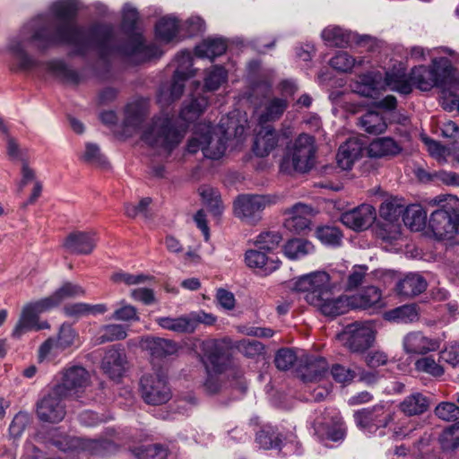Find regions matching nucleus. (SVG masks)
I'll return each mask as SVG.
<instances>
[{
	"mask_svg": "<svg viewBox=\"0 0 459 459\" xmlns=\"http://www.w3.org/2000/svg\"><path fill=\"white\" fill-rule=\"evenodd\" d=\"M428 283L419 273H409L395 284L396 293L403 298H414L424 292Z\"/></svg>",
	"mask_w": 459,
	"mask_h": 459,
	"instance_id": "nucleus-23",
	"label": "nucleus"
},
{
	"mask_svg": "<svg viewBox=\"0 0 459 459\" xmlns=\"http://www.w3.org/2000/svg\"><path fill=\"white\" fill-rule=\"evenodd\" d=\"M276 197L269 195H242L234 202L235 214L248 223H255L266 206L275 204Z\"/></svg>",
	"mask_w": 459,
	"mask_h": 459,
	"instance_id": "nucleus-10",
	"label": "nucleus"
},
{
	"mask_svg": "<svg viewBox=\"0 0 459 459\" xmlns=\"http://www.w3.org/2000/svg\"><path fill=\"white\" fill-rule=\"evenodd\" d=\"M285 255L291 259H300L314 250V246L303 238H293L289 240L283 247Z\"/></svg>",
	"mask_w": 459,
	"mask_h": 459,
	"instance_id": "nucleus-43",
	"label": "nucleus"
},
{
	"mask_svg": "<svg viewBox=\"0 0 459 459\" xmlns=\"http://www.w3.org/2000/svg\"><path fill=\"white\" fill-rule=\"evenodd\" d=\"M140 390L143 401L150 405H161L172 397L166 377L159 373H148L140 380Z\"/></svg>",
	"mask_w": 459,
	"mask_h": 459,
	"instance_id": "nucleus-9",
	"label": "nucleus"
},
{
	"mask_svg": "<svg viewBox=\"0 0 459 459\" xmlns=\"http://www.w3.org/2000/svg\"><path fill=\"white\" fill-rule=\"evenodd\" d=\"M208 106V100L204 96L193 97L190 103L180 111V117L186 122L195 121Z\"/></svg>",
	"mask_w": 459,
	"mask_h": 459,
	"instance_id": "nucleus-47",
	"label": "nucleus"
},
{
	"mask_svg": "<svg viewBox=\"0 0 459 459\" xmlns=\"http://www.w3.org/2000/svg\"><path fill=\"white\" fill-rule=\"evenodd\" d=\"M386 318L397 323H413L419 319V311L414 304L403 305L387 312Z\"/></svg>",
	"mask_w": 459,
	"mask_h": 459,
	"instance_id": "nucleus-45",
	"label": "nucleus"
},
{
	"mask_svg": "<svg viewBox=\"0 0 459 459\" xmlns=\"http://www.w3.org/2000/svg\"><path fill=\"white\" fill-rule=\"evenodd\" d=\"M411 88L417 87L420 91H427L437 85V77L435 71L425 65L415 66L410 73Z\"/></svg>",
	"mask_w": 459,
	"mask_h": 459,
	"instance_id": "nucleus-32",
	"label": "nucleus"
},
{
	"mask_svg": "<svg viewBox=\"0 0 459 459\" xmlns=\"http://www.w3.org/2000/svg\"><path fill=\"white\" fill-rule=\"evenodd\" d=\"M435 415L445 421L456 420L459 418V407L449 402H442L435 408Z\"/></svg>",
	"mask_w": 459,
	"mask_h": 459,
	"instance_id": "nucleus-62",
	"label": "nucleus"
},
{
	"mask_svg": "<svg viewBox=\"0 0 459 459\" xmlns=\"http://www.w3.org/2000/svg\"><path fill=\"white\" fill-rule=\"evenodd\" d=\"M358 126L365 132L372 134H380L387 127L384 116L377 111H367L359 118Z\"/></svg>",
	"mask_w": 459,
	"mask_h": 459,
	"instance_id": "nucleus-36",
	"label": "nucleus"
},
{
	"mask_svg": "<svg viewBox=\"0 0 459 459\" xmlns=\"http://www.w3.org/2000/svg\"><path fill=\"white\" fill-rule=\"evenodd\" d=\"M178 30V22L172 15L160 18L155 26L157 39L165 43L170 42L176 37Z\"/></svg>",
	"mask_w": 459,
	"mask_h": 459,
	"instance_id": "nucleus-40",
	"label": "nucleus"
},
{
	"mask_svg": "<svg viewBox=\"0 0 459 459\" xmlns=\"http://www.w3.org/2000/svg\"><path fill=\"white\" fill-rule=\"evenodd\" d=\"M401 152L397 143L389 137L377 138L370 143L368 152L372 158L394 156Z\"/></svg>",
	"mask_w": 459,
	"mask_h": 459,
	"instance_id": "nucleus-38",
	"label": "nucleus"
},
{
	"mask_svg": "<svg viewBox=\"0 0 459 459\" xmlns=\"http://www.w3.org/2000/svg\"><path fill=\"white\" fill-rule=\"evenodd\" d=\"M352 92L366 98H375L382 88V74L379 72H368L359 74L350 83Z\"/></svg>",
	"mask_w": 459,
	"mask_h": 459,
	"instance_id": "nucleus-18",
	"label": "nucleus"
},
{
	"mask_svg": "<svg viewBox=\"0 0 459 459\" xmlns=\"http://www.w3.org/2000/svg\"><path fill=\"white\" fill-rule=\"evenodd\" d=\"M338 339L352 352H363L375 340V331L370 322H355L346 325Z\"/></svg>",
	"mask_w": 459,
	"mask_h": 459,
	"instance_id": "nucleus-8",
	"label": "nucleus"
},
{
	"mask_svg": "<svg viewBox=\"0 0 459 459\" xmlns=\"http://www.w3.org/2000/svg\"><path fill=\"white\" fill-rule=\"evenodd\" d=\"M155 322L161 328L172 331L178 333H192V326L188 322L187 316H181L178 317L160 316L155 319Z\"/></svg>",
	"mask_w": 459,
	"mask_h": 459,
	"instance_id": "nucleus-42",
	"label": "nucleus"
},
{
	"mask_svg": "<svg viewBox=\"0 0 459 459\" xmlns=\"http://www.w3.org/2000/svg\"><path fill=\"white\" fill-rule=\"evenodd\" d=\"M439 442L444 450L459 449V421L441 433Z\"/></svg>",
	"mask_w": 459,
	"mask_h": 459,
	"instance_id": "nucleus-56",
	"label": "nucleus"
},
{
	"mask_svg": "<svg viewBox=\"0 0 459 459\" xmlns=\"http://www.w3.org/2000/svg\"><path fill=\"white\" fill-rule=\"evenodd\" d=\"M278 134L275 129L268 126H261V129L255 136L254 152L257 156L268 155L278 144Z\"/></svg>",
	"mask_w": 459,
	"mask_h": 459,
	"instance_id": "nucleus-29",
	"label": "nucleus"
},
{
	"mask_svg": "<svg viewBox=\"0 0 459 459\" xmlns=\"http://www.w3.org/2000/svg\"><path fill=\"white\" fill-rule=\"evenodd\" d=\"M202 361L206 372L225 374L230 366V355L222 343L208 341L204 343Z\"/></svg>",
	"mask_w": 459,
	"mask_h": 459,
	"instance_id": "nucleus-12",
	"label": "nucleus"
},
{
	"mask_svg": "<svg viewBox=\"0 0 459 459\" xmlns=\"http://www.w3.org/2000/svg\"><path fill=\"white\" fill-rule=\"evenodd\" d=\"M84 294L85 290L82 286L72 282H65L53 293V296L58 306L66 299L82 297Z\"/></svg>",
	"mask_w": 459,
	"mask_h": 459,
	"instance_id": "nucleus-55",
	"label": "nucleus"
},
{
	"mask_svg": "<svg viewBox=\"0 0 459 459\" xmlns=\"http://www.w3.org/2000/svg\"><path fill=\"white\" fill-rule=\"evenodd\" d=\"M147 113L148 106L144 100H136L129 103L125 111V126L134 129L139 128Z\"/></svg>",
	"mask_w": 459,
	"mask_h": 459,
	"instance_id": "nucleus-37",
	"label": "nucleus"
},
{
	"mask_svg": "<svg viewBox=\"0 0 459 459\" xmlns=\"http://www.w3.org/2000/svg\"><path fill=\"white\" fill-rule=\"evenodd\" d=\"M245 261L248 267L262 270L269 274L279 267V261L268 257L260 250H247L245 254Z\"/></svg>",
	"mask_w": 459,
	"mask_h": 459,
	"instance_id": "nucleus-34",
	"label": "nucleus"
},
{
	"mask_svg": "<svg viewBox=\"0 0 459 459\" xmlns=\"http://www.w3.org/2000/svg\"><path fill=\"white\" fill-rule=\"evenodd\" d=\"M30 418L27 412L20 411L18 412L14 418L13 419L10 427L9 432L10 435L14 437H20L26 427L30 424Z\"/></svg>",
	"mask_w": 459,
	"mask_h": 459,
	"instance_id": "nucleus-64",
	"label": "nucleus"
},
{
	"mask_svg": "<svg viewBox=\"0 0 459 459\" xmlns=\"http://www.w3.org/2000/svg\"><path fill=\"white\" fill-rule=\"evenodd\" d=\"M175 60L177 62V68L174 74L177 76L192 77L195 75V70L192 69L193 58L189 51H181L177 55Z\"/></svg>",
	"mask_w": 459,
	"mask_h": 459,
	"instance_id": "nucleus-59",
	"label": "nucleus"
},
{
	"mask_svg": "<svg viewBox=\"0 0 459 459\" xmlns=\"http://www.w3.org/2000/svg\"><path fill=\"white\" fill-rule=\"evenodd\" d=\"M38 320L39 316L29 306L25 305L13 330L12 336L19 339L25 333L33 330Z\"/></svg>",
	"mask_w": 459,
	"mask_h": 459,
	"instance_id": "nucleus-41",
	"label": "nucleus"
},
{
	"mask_svg": "<svg viewBox=\"0 0 459 459\" xmlns=\"http://www.w3.org/2000/svg\"><path fill=\"white\" fill-rule=\"evenodd\" d=\"M135 454L139 459H166L168 450L162 445L152 444L138 447Z\"/></svg>",
	"mask_w": 459,
	"mask_h": 459,
	"instance_id": "nucleus-58",
	"label": "nucleus"
},
{
	"mask_svg": "<svg viewBox=\"0 0 459 459\" xmlns=\"http://www.w3.org/2000/svg\"><path fill=\"white\" fill-rule=\"evenodd\" d=\"M315 153L314 137L307 134H300L282 159L281 169L288 174L292 171L307 172L314 166Z\"/></svg>",
	"mask_w": 459,
	"mask_h": 459,
	"instance_id": "nucleus-4",
	"label": "nucleus"
},
{
	"mask_svg": "<svg viewBox=\"0 0 459 459\" xmlns=\"http://www.w3.org/2000/svg\"><path fill=\"white\" fill-rule=\"evenodd\" d=\"M321 35L327 45L336 48H346L353 42L359 44L361 41L369 39L368 36H359L339 26H328L322 31Z\"/></svg>",
	"mask_w": 459,
	"mask_h": 459,
	"instance_id": "nucleus-19",
	"label": "nucleus"
},
{
	"mask_svg": "<svg viewBox=\"0 0 459 459\" xmlns=\"http://www.w3.org/2000/svg\"><path fill=\"white\" fill-rule=\"evenodd\" d=\"M255 441L264 449L278 448L281 443L279 434L273 427L269 426L256 434Z\"/></svg>",
	"mask_w": 459,
	"mask_h": 459,
	"instance_id": "nucleus-53",
	"label": "nucleus"
},
{
	"mask_svg": "<svg viewBox=\"0 0 459 459\" xmlns=\"http://www.w3.org/2000/svg\"><path fill=\"white\" fill-rule=\"evenodd\" d=\"M429 399L422 393L415 392L399 403L398 408L406 416H418L425 413L429 408Z\"/></svg>",
	"mask_w": 459,
	"mask_h": 459,
	"instance_id": "nucleus-30",
	"label": "nucleus"
},
{
	"mask_svg": "<svg viewBox=\"0 0 459 459\" xmlns=\"http://www.w3.org/2000/svg\"><path fill=\"white\" fill-rule=\"evenodd\" d=\"M227 49V43L222 38H208L197 45L195 53L198 57L213 60Z\"/></svg>",
	"mask_w": 459,
	"mask_h": 459,
	"instance_id": "nucleus-35",
	"label": "nucleus"
},
{
	"mask_svg": "<svg viewBox=\"0 0 459 459\" xmlns=\"http://www.w3.org/2000/svg\"><path fill=\"white\" fill-rule=\"evenodd\" d=\"M429 224L435 237L438 239L451 238L455 234L454 217L445 209H437L432 212Z\"/></svg>",
	"mask_w": 459,
	"mask_h": 459,
	"instance_id": "nucleus-22",
	"label": "nucleus"
},
{
	"mask_svg": "<svg viewBox=\"0 0 459 459\" xmlns=\"http://www.w3.org/2000/svg\"><path fill=\"white\" fill-rule=\"evenodd\" d=\"M316 235L324 245L330 247L340 246L343 238L340 229L331 225L318 227Z\"/></svg>",
	"mask_w": 459,
	"mask_h": 459,
	"instance_id": "nucleus-49",
	"label": "nucleus"
},
{
	"mask_svg": "<svg viewBox=\"0 0 459 459\" xmlns=\"http://www.w3.org/2000/svg\"><path fill=\"white\" fill-rule=\"evenodd\" d=\"M189 77L177 76L174 74L172 82L169 86L163 87L160 93V101L164 100L165 101H173L179 99L183 93L185 82Z\"/></svg>",
	"mask_w": 459,
	"mask_h": 459,
	"instance_id": "nucleus-51",
	"label": "nucleus"
},
{
	"mask_svg": "<svg viewBox=\"0 0 459 459\" xmlns=\"http://www.w3.org/2000/svg\"><path fill=\"white\" fill-rule=\"evenodd\" d=\"M416 371L428 374L433 377H439L444 375V368L435 360L432 356H424L414 363Z\"/></svg>",
	"mask_w": 459,
	"mask_h": 459,
	"instance_id": "nucleus-52",
	"label": "nucleus"
},
{
	"mask_svg": "<svg viewBox=\"0 0 459 459\" xmlns=\"http://www.w3.org/2000/svg\"><path fill=\"white\" fill-rule=\"evenodd\" d=\"M142 139L153 149L169 155L179 144L182 135L176 128L173 117L166 114L152 118L144 128Z\"/></svg>",
	"mask_w": 459,
	"mask_h": 459,
	"instance_id": "nucleus-2",
	"label": "nucleus"
},
{
	"mask_svg": "<svg viewBox=\"0 0 459 459\" xmlns=\"http://www.w3.org/2000/svg\"><path fill=\"white\" fill-rule=\"evenodd\" d=\"M75 330L67 324H63L56 337L48 338L38 350V360L55 362L60 354L72 349L77 340Z\"/></svg>",
	"mask_w": 459,
	"mask_h": 459,
	"instance_id": "nucleus-7",
	"label": "nucleus"
},
{
	"mask_svg": "<svg viewBox=\"0 0 459 459\" xmlns=\"http://www.w3.org/2000/svg\"><path fill=\"white\" fill-rule=\"evenodd\" d=\"M297 360L295 352L289 348L281 349L277 351L274 359L275 365L280 370L290 369Z\"/></svg>",
	"mask_w": 459,
	"mask_h": 459,
	"instance_id": "nucleus-63",
	"label": "nucleus"
},
{
	"mask_svg": "<svg viewBox=\"0 0 459 459\" xmlns=\"http://www.w3.org/2000/svg\"><path fill=\"white\" fill-rule=\"evenodd\" d=\"M337 288V272L329 274L324 271H316L303 275L293 283V290L305 293L304 299L310 305V296L319 299L330 290Z\"/></svg>",
	"mask_w": 459,
	"mask_h": 459,
	"instance_id": "nucleus-6",
	"label": "nucleus"
},
{
	"mask_svg": "<svg viewBox=\"0 0 459 459\" xmlns=\"http://www.w3.org/2000/svg\"><path fill=\"white\" fill-rule=\"evenodd\" d=\"M385 84L389 90L403 95H407L411 92L410 74L408 75L406 74L405 68L401 65H399L398 67L394 66L393 69L385 73Z\"/></svg>",
	"mask_w": 459,
	"mask_h": 459,
	"instance_id": "nucleus-28",
	"label": "nucleus"
},
{
	"mask_svg": "<svg viewBox=\"0 0 459 459\" xmlns=\"http://www.w3.org/2000/svg\"><path fill=\"white\" fill-rule=\"evenodd\" d=\"M62 386H54L37 404V415L42 421L58 423L65 416V406L63 400L68 397Z\"/></svg>",
	"mask_w": 459,
	"mask_h": 459,
	"instance_id": "nucleus-11",
	"label": "nucleus"
},
{
	"mask_svg": "<svg viewBox=\"0 0 459 459\" xmlns=\"http://www.w3.org/2000/svg\"><path fill=\"white\" fill-rule=\"evenodd\" d=\"M403 221L413 231H419L425 226L426 214L420 208L405 210Z\"/></svg>",
	"mask_w": 459,
	"mask_h": 459,
	"instance_id": "nucleus-61",
	"label": "nucleus"
},
{
	"mask_svg": "<svg viewBox=\"0 0 459 459\" xmlns=\"http://www.w3.org/2000/svg\"><path fill=\"white\" fill-rule=\"evenodd\" d=\"M90 382L88 371L80 366L69 367L62 372L61 383L55 386H62V392L67 396H71L73 392L76 394L81 389L85 388Z\"/></svg>",
	"mask_w": 459,
	"mask_h": 459,
	"instance_id": "nucleus-17",
	"label": "nucleus"
},
{
	"mask_svg": "<svg viewBox=\"0 0 459 459\" xmlns=\"http://www.w3.org/2000/svg\"><path fill=\"white\" fill-rule=\"evenodd\" d=\"M282 239L277 231H265L259 234L255 242V246L264 251H271L276 248Z\"/></svg>",
	"mask_w": 459,
	"mask_h": 459,
	"instance_id": "nucleus-60",
	"label": "nucleus"
},
{
	"mask_svg": "<svg viewBox=\"0 0 459 459\" xmlns=\"http://www.w3.org/2000/svg\"><path fill=\"white\" fill-rule=\"evenodd\" d=\"M362 143L357 139L351 138L339 147L336 155L338 166L344 169H351L354 162L361 157Z\"/></svg>",
	"mask_w": 459,
	"mask_h": 459,
	"instance_id": "nucleus-26",
	"label": "nucleus"
},
{
	"mask_svg": "<svg viewBox=\"0 0 459 459\" xmlns=\"http://www.w3.org/2000/svg\"><path fill=\"white\" fill-rule=\"evenodd\" d=\"M52 443L62 451L75 449H90L93 454L104 455L107 451L114 447L113 443L108 440L84 441L76 437L67 435H56L52 438Z\"/></svg>",
	"mask_w": 459,
	"mask_h": 459,
	"instance_id": "nucleus-13",
	"label": "nucleus"
},
{
	"mask_svg": "<svg viewBox=\"0 0 459 459\" xmlns=\"http://www.w3.org/2000/svg\"><path fill=\"white\" fill-rule=\"evenodd\" d=\"M309 299L310 305L326 316H337L344 314L352 307L351 298L343 295L335 296L333 290H328L319 299L310 296Z\"/></svg>",
	"mask_w": 459,
	"mask_h": 459,
	"instance_id": "nucleus-14",
	"label": "nucleus"
},
{
	"mask_svg": "<svg viewBox=\"0 0 459 459\" xmlns=\"http://www.w3.org/2000/svg\"><path fill=\"white\" fill-rule=\"evenodd\" d=\"M364 64V58H354L349 53L344 51L338 52L330 59V65L340 72L349 73L355 66H361Z\"/></svg>",
	"mask_w": 459,
	"mask_h": 459,
	"instance_id": "nucleus-48",
	"label": "nucleus"
},
{
	"mask_svg": "<svg viewBox=\"0 0 459 459\" xmlns=\"http://www.w3.org/2000/svg\"><path fill=\"white\" fill-rule=\"evenodd\" d=\"M352 307L368 308L377 306L381 301V292L375 286L367 287L359 296L351 298Z\"/></svg>",
	"mask_w": 459,
	"mask_h": 459,
	"instance_id": "nucleus-44",
	"label": "nucleus"
},
{
	"mask_svg": "<svg viewBox=\"0 0 459 459\" xmlns=\"http://www.w3.org/2000/svg\"><path fill=\"white\" fill-rule=\"evenodd\" d=\"M377 218L375 208L370 204H361L341 215V221L353 230H364L369 228Z\"/></svg>",
	"mask_w": 459,
	"mask_h": 459,
	"instance_id": "nucleus-15",
	"label": "nucleus"
},
{
	"mask_svg": "<svg viewBox=\"0 0 459 459\" xmlns=\"http://www.w3.org/2000/svg\"><path fill=\"white\" fill-rule=\"evenodd\" d=\"M336 423V412L326 411L320 412L313 420V428L317 434H325L327 438L333 441L343 439L344 431L341 428L331 429L330 427Z\"/></svg>",
	"mask_w": 459,
	"mask_h": 459,
	"instance_id": "nucleus-25",
	"label": "nucleus"
},
{
	"mask_svg": "<svg viewBox=\"0 0 459 459\" xmlns=\"http://www.w3.org/2000/svg\"><path fill=\"white\" fill-rule=\"evenodd\" d=\"M227 71L222 66H212L204 77L205 90L210 91L218 90L227 81Z\"/></svg>",
	"mask_w": 459,
	"mask_h": 459,
	"instance_id": "nucleus-54",
	"label": "nucleus"
},
{
	"mask_svg": "<svg viewBox=\"0 0 459 459\" xmlns=\"http://www.w3.org/2000/svg\"><path fill=\"white\" fill-rule=\"evenodd\" d=\"M394 411L386 403H378L364 408L354 413V420L358 428L369 435L385 434V429L394 420Z\"/></svg>",
	"mask_w": 459,
	"mask_h": 459,
	"instance_id": "nucleus-5",
	"label": "nucleus"
},
{
	"mask_svg": "<svg viewBox=\"0 0 459 459\" xmlns=\"http://www.w3.org/2000/svg\"><path fill=\"white\" fill-rule=\"evenodd\" d=\"M46 65L48 72L65 83L76 85L82 81V76L80 73L70 68L61 60H52Z\"/></svg>",
	"mask_w": 459,
	"mask_h": 459,
	"instance_id": "nucleus-33",
	"label": "nucleus"
},
{
	"mask_svg": "<svg viewBox=\"0 0 459 459\" xmlns=\"http://www.w3.org/2000/svg\"><path fill=\"white\" fill-rule=\"evenodd\" d=\"M126 364L125 351L120 348L112 347L106 351L101 367L110 378L117 379L125 373Z\"/></svg>",
	"mask_w": 459,
	"mask_h": 459,
	"instance_id": "nucleus-21",
	"label": "nucleus"
},
{
	"mask_svg": "<svg viewBox=\"0 0 459 459\" xmlns=\"http://www.w3.org/2000/svg\"><path fill=\"white\" fill-rule=\"evenodd\" d=\"M243 132L244 127L237 125V121L229 117H222L215 128L211 129L208 126L206 132L204 133V156L211 160H219L225 153L228 140L233 134H241Z\"/></svg>",
	"mask_w": 459,
	"mask_h": 459,
	"instance_id": "nucleus-3",
	"label": "nucleus"
},
{
	"mask_svg": "<svg viewBox=\"0 0 459 459\" xmlns=\"http://www.w3.org/2000/svg\"><path fill=\"white\" fill-rule=\"evenodd\" d=\"M289 107L285 98L273 97L267 99L258 113L259 125H265L279 120Z\"/></svg>",
	"mask_w": 459,
	"mask_h": 459,
	"instance_id": "nucleus-24",
	"label": "nucleus"
},
{
	"mask_svg": "<svg viewBox=\"0 0 459 459\" xmlns=\"http://www.w3.org/2000/svg\"><path fill=\"white\" fill-rule=\"evenodd\" d=\"M403 350L410 355H425L436 351L440 347L437 338L426 336L422 332L416 331L407 333L403 340Z\"/></svg>",
	"mask_w": 459,
	"mask_h": 459,
	"instance_id": "nucleus-16",
	"label": "nucleus"
},
{
	"mask_svg": "<svg viewBox=\"0 0 459 459\" xmlns=\"http://www.w3.org/2000/svg\"><path fill=\"white\" fill-rule=\"evenodd\" d=\"M328 363L322 357L307 359L299 368V376L303 382L320 381L327 373Z\"/></svg>",
	"mask_w": 459,
	"mask_h": 459,
	"instance_id": "nucleus-31",
	"label": "nucleus"
},
{
	"mask_svg": "<svg viewBox=\"0 0 459 459\" xmlns=\"http://www.w3.org/2000/svg\"><path fill=\"white\" fill-rule=\"evenodd\" d=\"M51 10L54 19L42 22L32 21L10 39L7 51L13 62L12 69L30 71L39 65V61L27 52L31 44L41 50L65 44L71 46L77 55L96 50L102 57L118 54L137 62L146 61L157 53V48L146 45L142 34L135 31L139 15L129 4L123 8L122 28L126 34L124 41L117 36L112 25L95 24L87 29L75 25L73 19L78 10L76 0L57 1Z\"/></svg>",
	"mask_w": 459,
	"mask_h": 459,
	"instance_id": "nucleus-1",
	"label": "nucleus"
},
{
	"mask_svg": "<svg viewBox=\"0 0 459 459\" xmlns=\"http://www.w3.org/2000/svg\"><path fill=\"white\" fill-rule=\"evenodd\" d=\"M142 349L149 351L155 358H162L176 353L178 350L177 343L171 340L146 336L142 338L140 342Z\"/></svg>",
	"mask_w": 459,
	"mask_h": 459,
	"instance_id": "nucleus-27",
	"label": "nucleus"
},
{
	"mask_svg": "<svg viewBox=\"0 0 459 459\" xmlns=\"http://www.w3.org/2000/svg\"><path fill=\"white\" fill-rule=\"evenodd\" d=\"M127 336L126 328L118 324L102 326L98 333L99 343L124 340Z\"/></svg>",
	"mask_w": 459,
	"mask_h": 459,
	"instance_id": "nucleus-50",
	"label": "nucleus"
},
{
	"mask_svg": "<svg viewBox=\"0 0 459 459\" xmlns=\"http://www.w3.org/2000/svg\"><path fill=\"white\" fill-rule=\"evenodd\" d=\"M405 212V204L398 198L386 199L380 206V216L390 222H394Z\"/></svg>",
	"mask_w": 459,
	"mask_h": 459,
	"instance_id": "nucleus-46",
	"label": "nucleus"
},
{
	"mask_svg": "<svg viewBox=\"0 0 459 459\" xmlns=\"http://www.w3.org/2000/svg\"><path fill=\"white\" fill-rule=\"evenodd\" d=\"M96 234L91 231H76L69 234L64 242L65 249L76 255H89L96 247Z\"/></svg>",
	"mask_w": 459,
	"mask_h": 459,
	"instance_id": "nucleus-20",
	"label": "nucleus"
},
{
	"mask_svg": "<svg viewBox=\"0 0 459 459\" xmlns=\"http://www.w3.org/2000/svg\"><path fill=\"white\" fill-rule=\"evenodd\" d=\"M430 69L435 71L438 83L445 82L454 74V67L446 57L434 58Z\"/></svg>",
	"mask_w": 459,
	"mask_h": 459,
	"instance_id": "nucleus-57",
	"label": "nucleus"
},
{
	"mask_svg": "<svg viewBox=\"0 0 459 459\" xmlns=\"http://www.w3.org/2000/svg\"><path fill=\"white\" fill-rule=\"evenodd\" d=\"M368 267L365 265H355L345 277H340L337 273V288L345 290H353L360 286L367 276Z\"/></svg>",
	"mask_w": 459,
	"mask_h": 459,
	"instance_id": "nucleus-39",
	"label": "nucleus"
}]
</instances>
